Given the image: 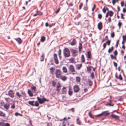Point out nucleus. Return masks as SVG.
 Instances as JSON below:
<instances>
[{
  "label": "nucleus",
  "instance_id": "f257e3e1",
  "mask_svg": "<svg viewBox=\"0 0 126 126\" xmlns=\"http://www.w3.org/2000/svg\"><path fill=\"white\" fill-rule=\"evenodd\" d=\"M64 55L65 57H68L70 56V51L68 48L64 49L63 50Z\"/></svg>",
  "mask_w": 126,
  "mask_h": 126
},
{
  "label": "nucleus",
  "instance_id": "f03ea898",
  "mask_svg": "<svg viewBox=\"0 0 126 126\" xmlns=\"http://www.w3.org/2000/svg\"><path fill=\"white\" fill-rule=\"evenodd\" d=\"M37 99L40 104H42L45 101H48V100L46 99L45 98H43L42 99L39 98V97H37Z\"/></svg>",
  "mask_w": 126,
  "mask_h": 126
},
{
  "label": "nucleus",
  "instance_id": "7ed1b4c3",
  "mask_svg": "<svg viewBox=\"0 0 126 126\" xmlns=\"http://www.w3.org/2000/svg\"><path fill=\"white\" fill-rule=\"evenodd\" d=\"M70 51L72 53V56H75L77 55V53L78 52L77 50L71 48L70 49Z\"/></svg>",
  "mask_w": 126,
  "mask_h": 126
},
{
  "label": "nucleus",
  "instance_id": "20e7f679",
  "mask_svg": "<svg viewBox=\"0 0 126 126\" xmlns=\"http://www.w3.org/2000/svg\"><path fill=\"white\" fill-rule=\"evenodd\" d=\"M55 74L56 77L57 78H59L61 74V72L59 69H57L56 71Z\"/></svg>",
  "mask_w": 126,
  "mask_h": 126
},
{
  "label": "nucleus",
  "instance_id": "39448f33",
  "mask_svg": "<svg viewBox=\"0 0 126 126\" xmlns=\"http://www.w3.org/2000/svg\"><path fill=\"white\" fill-rule=\"evenodd\" d=\"M53 57L55 64H58L59 63V62L57 58V55L56 54L54 53V54Z\"/></svg>",
  "mask_w": 126,
  "mask_h": 126
},
{
  "label": "nucleus",
  "instance_id": "423d86ee",
  "mask_svg": "<svg viewBox=\"0 0 126 126\" xmlns=\"http://www.w3.org/2000/svg\"><path fill=\"white\" fill-rule=\"evenodd\" d=\"M74 91L75 92L77 93L80 90L79 86L77 85H75L73 87Z\"/></svg>",
  "mask_w": 126,
  "mask_h": 126
},
{
  "label": "nucleus",
  "instance_id": "0eeeda50",
  "mask_svg": "<svg viewBox=\"0 0 126 126\" xmlns=\"http://www.w3.org/2000/svg\"><path fill=\"white\" fill-rule=\"evenodd\" d=\"M8 95L11 98H13L14 97V93L12 90H10L9 91Z\"/></svg>",
  "mask_w": 126,
  "mask_h": 126
},
{
  "label": "nucleus",
  "instance_id": "6e6552de",
  "mask_svg": "<svg viewBox=\"0 0 126 126\" xmlns=\"http://www.w3.org/2000/svg\"><path fill=\"white\" fill-rule=\"evenodd\" d=\"M60 79L63 81H66L67 79V77L65 76L61 75L60 76Z\"/></svg>",
  "mask_w": 126,
  "mask_h": 126
},
{
  "label": "nucleus",
  "instance_id": "1a4fd4ad",
  "mask_svg": "<svg viewBox=\"0 0 126 126\" xmlns=\"http://www.w3.org/2000/svg\"><path fill=\"white\" fill-rule=\"evenodd\" d=\"M69 70L71 72H74L75 71L74 67L73 65H70L69 68Z\"/></svg>",
  "mask_w": 126,
  "mask_h": 126
},
{
  "label": "nucleus",
  "instance_id": "9d476101",
  "mask_svg": "<svg viewBox=\"0 0 126 126\" xmlns=\"http://www.w3.org/2000/svg\"><path fill=\"white\" fill-rule=\"evenodd\" d=\"M9 106V104L8 103H5L4 105V108L6 109L7 110H8Z\"/></svg>",
  "mask_w": 126,
  "mask_h": 126
},
{
  "label": "nucleus",
  "instance_id": "9b49d317",
  "mask_svg": "<svg viewBox=\"0 0 126 126\" xmlns=\"http://www.w3.org/2000/svg\"><path fill=\"white\" fill-rule=\"evenodd\" d=\"M102 27V23L100 22L98 25V28L99 30H101Z\"/></svg>",
  "mask_w": 126,
  "mask_h": 126
},
{
  "label": "nucleus",
  "instance_id": "f8f14e48",
  "mask_svg": "<svg viewBox=\"0 0 126 126\" xmlns=\"http://www.w3.org/2000/svg\"><path fill=\"white\" fill-rule=\"evenodd\" d=\"M14 39L19 44H20L22 42V40H21V38H16Z\"/></svg>",
  "mask_w": 126,
  "mask_h": 126
},
{
  "label": "nucleus",
  "instance_id": "ddd939ff",
  "mask_svg": "<svg viewBox=\"0 0 126 126\" xmlns=\"http://www.w3.org/2000/svg\"><path fill=\"white\" fill-rule=\"evenodd\" d=\"M110 116L113 118H115L116 119L119 120V116H117L115 115L112 114L110 115Z\"/></svg>",
  "mask_w": 126,
  "mask_h": 126
},
{
  "label": "nucleus",
  "instance_id": "4468645a",
  "mask_svg": "<svg viewBox=\"0 0 126 126\" xmlns=\"http://www.w3.org/2000/svg\"><path fill=\"white\" fill-rule=\"evenodd\" d=\"M28 93L29 94V96L30 97L32 96H33V94L32 92L30 90H28Z\"/></svg>",
  "mask_w": 126,
  "mask_h": 126
},
{
  "label": "nucleus",
  "instance_id": "2eb2a0df",
  "mask_svg": "<svg viewBox=\"0 0 126 126\" xmlns=\"http://www.w3.org/2000/svg\"><path fill=\"white\" fill-rule=\"evenodd\" d=\"M87 83L90 86H91L92 85L93 82L92 81L89 79L87 81Z\"/></svg>",
  "mask_w": 126,
  "mask_h": 126
},
{
  "label": "nucleus",
  "instance_id": "dca6fc26",
  "mask_svg": "<svg viewBox=\"0 0 126 126\" xmlns=\"http://www.w3.org/2000/svg\"><path fill=\"white\" fill-rule=\"evenodd\" d=\"M5 115L6 114L4 113L0 110V116L4 117H5Z\"/></svg>",
  "mask_w": 126,
  "mask_h": 126
},
{
  "label": "nucleus",
  "instance_id": "f3484780",
  "mask_svg": "<svg viewBox=\"0 0 126 126\" xmlns=\"http://www.w3.org/2000/svg\"><path fill=\"white\" fill-rule=\"evenodd\" d=\"M76 44V40L75 39H73L71 43L70 44L72 46H73L75 45Z\"/></svg>",
  "mask_w": 126,
  "mask_h": 126
},
{
  "label": "nucleus",
  "instance_id": "a211bd4d",
  "mask_svg": "<svg viewBox=\"0 0 126 126\" xmlns=\"http://www.w3.org/2000/svg\"><path fill=\"white\" fill-rule=\"evenodd\" d=\"M93 68V67L90 66H89L87 67V71L88 73H89V72L91 71V68Z\"/></svg>",
  "mask_w": 126,
  "mask_h": 126
},
{
  "label": "nucleus",
  "instance_id": "6ab92c4d",
  "mask_svg": "<svg viewBox=\"0 0 126 126\" xmlns=\"http://www.w3.org/2000/svg\"><path fill=\"white\" fill-rule=\"evenodd\" d=\"M62 70L63 71L64 73H66L67 72V69L66 67H63L62 68Z\"/></svg>",
  "mask_w": 126,
  "mask_h": 126
},
{
  "label": "nucleus",
  "instance_id": "aec40b11",
  "mask_svg": "<svg viewBox=\"0 0 126 126\" xmlns=\"http://www.w3.org/2000/svg\"><path fill=\"white\" fill-rule=\"evenodd\" d=\"M77 123L79 125H80L81 124V121L79 120V118H78L76 119Z\"/></svg>",
  "mask_w": 126,
  "mask_h": 126
},
{
  "label": "nucleus",
  "instance_id": "412c9836",
  "mask_svg": "<svg viewBox=\"0 0 126 126\" xmlns=\"http://www.w3.org/2000/svg\"><path fill=\"white\" fill-rule=\"evenodd\" d=\"M107 112V111H105L103 112H102L101 113L96 115V117H99V116L103 115H104V114L105 113H106Z\"/></svg>",
  "mask_w": 126,
  "mask_h": 126
},
{
  "label": "nucleus",
  "instance_id": "4be33fe9",
  "mask_svg": "<svg viewBox=\"0 0 126 126\" xmlns=\"http://www.w3.org/2000/svg\"><path fill=\"white\" fill-rule=\"evenodd\" d=\"M82 48V44L81 43H79V50L80 51H81Z\"/></svg>",
  "mask_w": 126,
  "mask_h": 126
},
{
  "label": "nucleus",
  "instance_id": "5701e85b",
  "mask_svg": "<svg viewBox=\"0 0 126 126\" xmlns=\"http://www.w3.org/2000/svg\"><path fill=\"white\" fill-rule=\"evenodd\" d=\"M34 101H28V103L32 106H34Z\"/></svg>",
  "mask_w": 126,
  "mask_h": 126
},
{
  "label": "nucleus",
  "instance_id": "b1692460",
  "mask_svg": "<svg viewBox=\"0 0 126 126\" xmlns=\"http://www.w3.org/2000/svg\"><path fill=\"white\" fill-rule=\"evenodd\" d=\"M44 53H42L41 57L40 58V61H43L44 59Z\"/></svg>",
  "mask_w": 126,
  "mask_h": 126
},
{
  "label": "nucleus",
  "instance_id": "393cba45",
  "mask_svg": "<svg viewBox=\"0 0 126 126\" xmlns=\"http://www.w3.org/2000/svg\"><path fill=\"white\" fill-rule=\"evenodd\" d=\"M76 81L78 82H79L80 81V78L79 77H77L76 78Z\"/></svg>",
  "mask_w": 126,
  "mask_h": 126
},
{
  "label": "nucleus",
  "instance_id": "a878e982",
  "mask_svg": "<svg viewBox=\"0 0 126 126\" xmlns=\"http://www.w3.org/2000/svg\"><path fill=\"white\" fill-rule=\"evenodd\" d=\"M113 47L112 46L111 48H110L108 50V52L109 53H110L113 49Z\"/></svg>",
  "mask_w": 126,
  "mask_h": 126
},
{
  "label": "nucleus",
  "instance_id": "bb28decb",
  "mask_svg": "<svg viewBox=\"0 0 126 126\" xmlns=\"http://www.w3.org/2000/svg\"><path fill=\"white\" fill-rule=\"evenodd\" d=\"M81 61L83 63L85 61V59L84 57V56L83 55H82L81 56Z\"/></svg>",
  "mask_w": 126,
  "mask_h": 126
},
{
  "label": "nucleus",
  "instance_id": "cd10ccee",
  "mask_svg": "<svg viewBox=\"0 0 126 126\" xmlns=\"http://www.w3.org/2000/svg\"><path fill=\"white\" fill-rule=\"evenodd\" d=\"M16 96L19 98H20L22 96V95L20 94L18 92H17L16 93Z\"/></svg>",
  "mask_w": 126,
  "mask_h": 126
},
{
  "label": "nucleus",
  "instance_id": "c85d7f7f",
  "mask_svg": "<svg viewBox=\"0 0 126 126\" xmlns=\"http://www.w3.org/2000/svg\"><path fill=\"white\" fill-rule=\"evenodd\" d=\"M22 95V96L24 97L25 96H26V94L23 91H21V94Z\"/></svg>",
  "mask_w": 126,
  "mask_h": 126
},
{
  "label": "nucleus",
  "instance_id": "c756f323",
  "mask_svg": "<svg viewBox=\"0 0 126 126\" xmlns=\"http://www.w3.org/2000/svg\"><path fill=\"white\" fill-rule=\"evenodd\" d=\"M36 12L37 14L38 15L41 16L42 15V13L39 11H36Z\"/></svg>",
  "mask_w": 126,
  "mask_h": 126
},
{
  "label": "nucleus",
  "instance_id": "7c9ffc66",
  "mask_svg": "<svg viewBox=\"0 0 126 126\" xmlns=\"http://www.w3.org/2000/svg\"><path fill=\"white\" fill-rule=\"evenodd\" d=\"M109 15L110 16V17H111L112 16L113 14V12L112 11H109Z\"/></svg>",
  "mask_w": 126,
  "mask_h": 126
},
{
  "label": "nucleus",
  "instance_id": "2f4dec72",
  "mask_svg": "<svg viewBox=\"0 0 126 126\" xmlns=\"http://www.w3.org/2000/svg\"><path fill=\"white\" fill-rule=\"evenodd\" d=\"M82 66V65L81 64L78 65L77 67V69L78 70L80 69L81 67Z\"/></svg>",
  "mask_w": 126,
  "mask_h": 126
},
{
  "label": "nucleus",
  "instance_id": "473e14b6",
  "mask_svg": "<svg viewBox=\"0 0 126 126\" xmlns=\"http://www.w3.org/2000/svg\"><path fill=\"white\" fill-rule=\"evenodd\" d=\"M69 60L71 63H73L74 61V59L73 58H71L69 59Z\"/></svg>",
  "mask_w": 126,
  "mask_h": 126
},
{
  "label": "nucleus",
  "instance_id": "72a5a7b5",
  "mask_svg": "<svg viewBox=\"0 0 126 126\" xmlns=\"http://www.w3.org/2000/svg\"><path fill=\"white\" fill-rule=\"evenodd\" d=\"M45 37H44V36H43L41 37L40 39V41L42 42H43L45 41Z\"/></svg>",
  "mask_w": 126,
  "mask_h": 126
},
{
  "label": "nucleus",
  "instance_id": "f704fd0d",
  "mask_svg": "<svg viewBox=\"0 0 126 126\" xmlns=\"http://www.w3.org/2000/svg\"><path fill=\"white\" fill-rule=\"evenodd\" d=\"M94 74L93 72H92L90 74V77L92 79H93L94 78Z\"/></svg>",
  "mask_w": 126,
  "mask_h": 126
},
{
  "label": "nucleus",
  "instance_id": "c9c22d12",
  "mask_svg": "<svg viewBox=\"0 0 126 126\" xmlns=\"http://www.w3.org/2000/svg\"><path fill=\"white\" fill-rule=\"evenodd\" d=\"M31 89L32 90L35 91L36 90V88L35 86H33L31 87Z\"/></svg>",
  "mask_w": 126,
  "mask_h": 126
},
{
  "label": "nucleus",
  "instance_id": "e433bc0d",
  "mask_svg": "<svg viewBox=\"0 0 126 126\" xmlns=\"http://www.w3.org/2000/svg\"><path fill=\"white\" fill-rule=\"evenodd\" d=\"M91 54L90 53V52L89 51L87 52V57L89 59L90 58Z\"/></svg>",
  "mask_w": 126,
  "mask_h": 126
},
{
  "label": "nucleus",
  "instance_id": "4c0bfd02",
  "mask_svg": "<svg viewBox=\"0 0 126 126\" xmlns=\"http://www.w3.org/2000/svg\"><path fill=\"white\" fill-rule=\"evenodd\" d=\"M70 87L69 88V91H68V94H69L71 96L72 95V91H70Z\"/></svg>",
  "mask_w": 126,
  "mask_h": 126
},
{
  "label": "nucleus",
  "instance_id": "58836bf2",
  "mask_svg": "<svg viewBox=\"0 0 126 126\" xmlns=\"http://www.w3.org/2000/svg\"><path fill=\"white\" fill-rule=\"evenodd\" d=\"M88 114L90 118H92L93 119H94V117L93 116L92 114L90 112H89Z\"/></svg>",
  "mask_w": 126,
  "mask_h": 126
},
{
  "label": "nucleus",
  "instance_id": "ea45409f",
  "mask_svg": "<svg viewBox=\"0 0 126 126\" xmlns=\"http://www.w3.org/2000/svg\"><path fill=\"white\" fill-rule=\"evenodd\" d=\"M111 42V41L110 40H108L105 43H107L108 46L110 45Z\"/></svg>",
  "mask_w": 126,
  "mask_h": 126
},
{
  "label": "nucleus",
  "instance_id": "a19ab883",
  "mask_svg": "<svg viewBox=\"0 0 126 126\" xmlns=\"http://www.w3.org/2000/svg\"><path fill=\"white\" fill-rule=\"evenodd\" d=\"M62 91L63 92H65L66 91V88L64 87H63V88L62 89Z\"/></svg>",
  "mask_w": 126,
  "mask_h": 126
},
{
  "label": "nucleus",
  "instance_id": "79ce46f5",
  "mask_svg": "<svg viewBox=\"0 0 126 126\" xmlns=\"http://www.w3.org/2000/svg\"><path fill=\"white\" fill-rule=\"evenodd\" d=\"M15 115L16 116H18V115H19L21 116H22V114H21L19 113H17V112L15 113Z\"/></svg>",
  "mask_w": 126,
  "mask_h": 126
},
{
  "label": "nucleus",
  "instance_id": "37998d69",
  "mask_svg": "<svg viewBox=\"0 0 126 126\" xmlns=\"http://www.w3.org/2000/svg\"><path fill=\"white\" fill-rule=\"evenodd\" d=\"M39 104L37 101H36L35 102V104H34V106H39Z\"/></svg>",
  "mask_w": 126,
  "mask_h": 126
},
{
  "label": "nucleus",
  "instance_id": "c03bdc74",
  "mask_svg": "<svg viewBox=\"0 0 126 126\" xmlns=\"http://www.w3.org/2000/svg\"><path fill=\"white\" fill-rule=\"evenodd\" d=\"M0 126H5V123L3 122H0Z\"/></svg>",
  "mask_w": 126,
  "mask_h": 126
},
{
  "label": "nucleus",
  "instance_id": "a18cd8bd",
  "mask_svg": "<svg viewBox=\"0 0 126 126\" xmlns=\"http://www.w3.org/2000/svg\"><path fill=\"white\" fill-rule=\"evenodd\" d=\"M69 123L68 122L65 123L64 124H63V126H69Z\"/></svg>",
  "mask_w": 126,
  "mask_h": 126
},
{
  "label": "nucleus",
  "instance_id": "49530a36",
  "mask_svg": "<svg viewBox=\"0 0 126 126\" xmlns=\"http://www.w3.org/2000/svg\"><path fill=\"white\" fill-rule=\"evenodd\" d=\"M80 17V15L79 14L77 15V16L75 18V19H78L79 17Z\"/></svg>",
  "mask_w": 126,
  "mask_h": 126
},
{
  "label": "nucleus",
  "instance_id": "de8ad7c7",
  "mask_svg": "<svg viewBox=\"0 0 126 126\" xmlns=\"http://www.w3.org/2000/svg\"><path fill=\"white\" fill-rule=\"evenodd\" d=\"M102 15L101 14H99L98 15V17L99 19H101L102 18Z\"/></svg>",
  "mask_w": 126,
  "mask_h": 126
},
{
  "label": "nucleus",
  "instance_id": "09e8293b",
  "mask_svg": "<svg viewBox=\"0 0 126 126\" xmlns=\"http://www.w3.org/2000/svg\"><path fill=\"white\" fill-rule=\"evenodd\" d=\"M120 80H122L123 79V78L121 76V75L120 74L119 75V77H118V79Z\"/></svg>",
  "mask_w": 126,
  "mask_h": 126
},
{
  "label": "nucleus",
  "instance_id": "8fccbe9b",
  "mask_svg": "<svg viewBox=\"0 0 126 126\" xmlns=\"http://www.w3.org/2000/svg\"><path fill=\"white\" fill-rule=\"evenodd\" d=\"M83 5V4L82 3H80V5L79 6V9L80 10L81 9V8H82Z\"/></svg>",
  "mask_w": 126,
  "mask_h": 126
},
{
  "label": "nucleus",
  "instance_id": "3c124183",
  "mask_svg": "<svg viewBox=\"0 0 126 126\" xmlns=\"http://www.w3.org/2000/svg\"><path fill=\"white\" fill-rule=\"evenodd\" d=\"M105 105L106 106H108V105H109L110 106H114V104H110L109 103H108L107 104H105Z\"/></svg>",
  "mask_w": 126,
  "mask_h": 126
},
{
  "label": "nucleus",
  "instance_id": "603ef678",
  "mask_svg": "<svg viewBox=\"0 0 126 126\" xmlns=\"http://www.w3.org/2000/svg\"><path fill=\"white\" fill-rule=\"evenodd\" d=\"M122 37L123 40L126 41V35L125 36H123Z\"/></svg>",
  "mask_w": 126,
  "mask_h": 126
},
{
  "label": "nucleus",
  "instance_id": "864d4df0",
  "mask_svg": "<svg viewBox=\"0 0 126 126\" xmlns=\"http://www.w3.org/2000/svg\"><path fill=\"white\" fill-rule=\"evenodd\" d=\"M56 83L54 81H52V85L53 87H55V86Z\"/></svg>",
  "mask_w": 126,
  "mask_h": 126
},
{
  "label": "nucleus",
  "instance_id": "5fc2aeb1",
  "mask_svg": "<svg viewBox=\"0 0 126 126\" xmlns=\"http://www.w3.org/2000/svg\"><path fill=\"white\" fill-rule=\"evenodd\" d=\"M122 23L120 22V21H119V22L118 23V25L119 26V28H120L121 27V25H122Z\"/></svg>",
  "mask_w": 126,
  "mask_h": 126
},
{
  "label": "nucleus",
  "instance_id": "6e6d98bb",
  "mask_svg": "<svg viewBox=\"0 0 126 126\" xmlns=\"http://www.w3.org/2000/svg\"><path fill=\"white\" fill-rule=\"evenodd\" d=\"M113 63L114 66L115 67H117V63L115 62H113Z\"/></svg>",
  "mask_w": 126,
  "mask_h": 126
},
{
  "label": "nucleus",
  "instance_id": "4d7b16f0",
  "mask_svg": "<svg viewBox=\"0 0 126 126\" xmlns=\"http://www.w3.org/2000/svg\"><path fill=\"white\" fill-rule=\"evenodd\" d=\"M105 6H104V8L102 9V11L104 13H105L106 12V9H105Z\"/></svg>",
  "mask_w": 126,
  "mask_h": 126
},
{
  "label": "nucleus",
  "instance_id": "13d9d810",
  "mask_svg": "<svg viewBox=\"0 0 126 126\" xmlns=\"http://www.w3.org/2000/svg\"><path fill=\"white\" fill-rule=\"evenodd\" d=\"M110 114V113H105L103 115L104 116H107L109 115Z\"/></svg>",
  "mask_w": 126,
  "mask_h": 126
},
{
  "label": "nucleus",
  "instance_id": "bf43d9fd",
  "mask_svg": "<svg viewBox=\"0 0 126 126\" xmlns=\"http://www.w3.org/2000/svg\"><path fill=\"white\" fill-rule=\"evenodd\" d=\"M119 41V40H118L116 42V47H117L118 46Z\"/></svg>",
  "mask_w": 126,
  "mask_h": 126
},
{
  "label": "nucleus",
  "instance_id": "052dcab7",
  "mask_svg": "<svg viewBox=\"0 0 126 126\" xmlns=\"http://www.w3.org/2000/svg\"><path fill=\"white\" fill-rule=\"evenodd\" d=\"M103 50H104L106 48V43H104L103 45Z\"/></svg>",
  "mask_w": 126,
  "mask_h": 126
},
{
  "label": "nucleus",
  "instance_id": "680f3d73",
  "mask_svg": "<svg viewBox=\"0 0 126 126\" xmlns=\"http://www.w3.org/2000/svg\"><path fill=\"white\" fill-rule=\"evenodd\" d=\"M114 36H115L114 33V32H113L112 33H111V37H112L113 38L114 37Z\"/></svg>",
  "mask_w": 126,
  "mask_h": 126
},
{
  "label": "nucleus",
  "instance_id": "e2e57ef3",
  "mask_svg": "<svg viewBox=\"0 0 126 126\" xmlns=\"http://www.w3.org/2000/svg\"><path fill=\"white\" fill-rule=\"evenodd\" d=\"M58 54L59 56L61 55V50L60 49H59L58 52Z\"/></svg>",
  "mask_w": 126,
  "mask_h": 126
},
{
  "label": "nucleus",
  "instance_id": "0e129e2a",
  "mask_svg": "<svg viewBox=\"0 0 126 126\" xmlns=\"http://www.w3.org/2000/svg\"><path fill=\"white\" fill-rule=\"evenodd\" d=\"M118 53L117 51L116 50H115L114 52V54L116 56L117 55Z\"/></svg>",
  "mask_w": 126,
  "mask_h": 126
},
{
  "label": "nucleus",
  "instance_id": "69168bd1",
  "mask_svg": "<svg viewBox=\"0 0 126 126\" xmlns=\"http://www.w3.org/2000/svg\"><path fill=\"white\" fill-rule=\"evenodd\" d=\"M96 7V5L95 4L94 5L92 9V11H93L94 10V9Z\"/></svg>",
  "mask_w": 126,
  "mask_h": 126
},
{
  "label": "nucleus",
  "instance_id": "338daca9",
  "mask_svg": "<svg viewBox=\"0 0 126 126\" xmlns=\"http://www.w3.org/2000/svg\"><path fill=\"white\" fill-rule=\"evenodd\" d=\"M112 2L113 4V5H114L115 4V2H116L115 0H113Z\"/></svg>",
  "mask_w": 126,
  "mask_h": 126
},
{
  "label": "nucleus",
  "instance_id": "774afa93",
  "mask_svg": "<svg viewBox=\"0 0 126 126\" xmlns=\"http://www.w3.org/2000/svg\"><path fill=\"white\" fill-rule=\"evenodd\" d=\"M5 126H10V125L8 123H5Z\"/></svg>",
  "mask_w": 126,
  "mask_h": 126
}]
</instances>
